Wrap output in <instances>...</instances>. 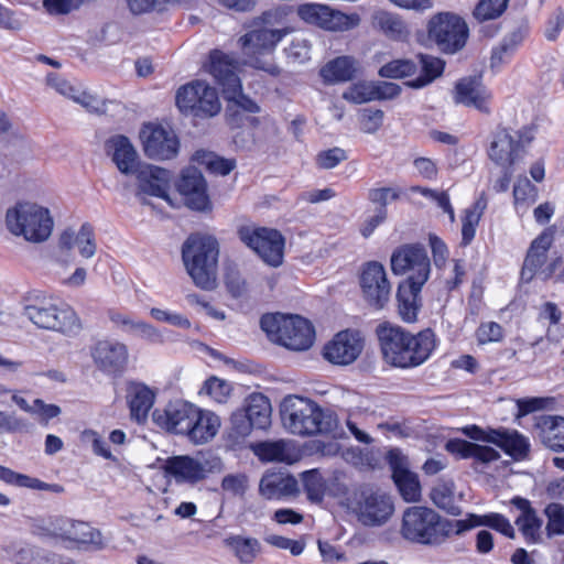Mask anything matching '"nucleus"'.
I'll use <instances>...</instances> for the list:
<instances>
[{"label": "nucleus", "instance_id": "nucleus-11", "mask_svg": "<svg viewBox=\"0 0 564 564\" xmlns=\"http://www.w3.org/2000/svg\"><path fill=\"white\" fill-rule=\"evenodd\" d=\"M297 15L304 22L330 32L350 31L361 21L358 13L347 14L322 3L301 4L297 7Z\"/></svg>", "mask_w": 564, "mask_h": 564}, {"label": "nucleus", "instance_id": "nucleus-30", "mask_svg": "<svg viewBox=\"0 0 564 564\" xmlns=\"http://www.w3.org/2000/svg\"><path fill=\"white\" fill-rule=\"evenodd\" d=\"M220 426L219 417L212 412H204L197 406L194 408L192 417L184 426V434L195 444H203L212 440Z\"/></svg>", "mask_w": 564, "mask_h": 564}, {"label": "nucleus", "instance_id": "nucleus-42", "mask_svg": "<svg viewBox=\"0 0 564 564\" xmlns=\"http://www.w3.org/2000/svg\"><path fill=\"white\" fill-rule=\"evenodd\" d=\"M221 110L219 95L215 87L208 83L200 90L198 98L195 99L193 108L188 116L198 119H209L216 117Z\"/></svg>", "mask_w": 564, "mask_h": 564}, {"label": "nucleus", "instance_id": "nucleus-58", "mask_svg": "<svg viewBox=\"0 0 564 564\" xmlns=\"http://www.w3.org/2000/svg\"><path fill=\"white\" fill-rule=\"evenodd\" d=\"M402 191L399 187H376L368 191V200L376 205V210H384L388 215V204L400 199Z\"/></svg>", "mask_w": 564, "mask_h": 564}, {"label": "nucleus", "instance_id": "nucleus-19", "mask_svg": "<svg viewBox=\"0 0 564 564\" xmlns=\"http://www.w3.org/2000/svg\"><path fill=\"white\" fill-rule=\"evenodd\" d=\"M364 345L365 340L360 332L347 328L334 335L323 347L322 356L329 364L348 366L358 359Z\"/></svg>", "mask_w": 564, "mask_h": 564}, {"label": "nucleus", "instance_id": "nucleus-43", "mask_svg": "<svg viewBox=\"0 0 564 564\" xmlns=\"http://www.w3.org/2000/svg\"><path fill=\"white\" fill-rule=\"evenodd\" d=\"M371 25L373 30L386 35L409 34L405 20L400 14L387 10H376L371 14Z\"/></svg>", "mask_w": 564, "mask_h": 564}, {"label": "nucleus", "instance_id": "nucleus-48", "mask_svg": "<svg viewBox=\"0 0 564 564\" xmlns=\"http://www.w3.org/2000/svg\"><path fill=\"white\" fill-rule=\"evenodd\" d=\"M254 454L262 462H289V448L284 441H263L253 447Z\"/></svg>", "mask_w": 564, "mask_h": 564}, {"label": "nucleus", "instance_id": "nucleus-52", "mask_svg": "<svg viewBox=\"0 0 564 564\" xmlns=\"http://www.w3.org/2000/svg\"><path fill=\"white\" fill-rule=\"evenodd\" d=\"M417 65L410 58H395L382 65L378 75L382 78L403 79L414 75Z\"/></svg>", "mask_w": 564, "mask_h": 564}, {"label": "nucleus", "instance_id": "nucleus-17", "mask_svg": "<svg viewBox=\"0 0 564 564\" xmlns=\"http://www.w3.org/2000/svg\"><path fill=\"white\" fill-rule=\"evenodd\" d=\"M386 462L391 470V479L402 499L406 502L420 501V479L417 474L410 469L408 456L400 448L393 447L387 452Z\"/></svg>", "mask_w": 564, "mask_h": 564}, {"label": "nucleus", "instance_id": "nucleus-6", "mask_svg": "<svg viewBox=\"0 0 564 564\" xmlns=\"http://www.w3.org/2000/svg\"><path fill=\"white\" fill-rule=\"evenodd\" d=\"M6 225L15 236H23L31 242H43L51 236L54 223L47 208L32 203H18L7 210Z\"/></svg>", "mask_w": 564, "mask_h": 564}, {"label": "nucleus", "instance_id": "nucleus-13", "mask_svg": "<svg viewBox=\"0 0 564 564\" xmlns=\"http://www.w3.org/2000/svg\"><path fill=\"white\" fill-rule=\"evenodd\" d=\"M135 197L142 205L150 206L151 202L145 196L158 197L173 206L169 191L171 187L172 172L153 164H145L135 173Z\"/></svg>", "mask_w": 564, "mask_h": 564}, {"label": "nucleus", "instance_id": "nucleus-32", "mask_svg": "<svg viewBox=\"0 0 564 564\" xmlns=\"http://www.w3.org/2000/svg\"><path fill=\"white\" fill-rule=\"evenodd\" d=\"M259 492L268 500H279L282 497L296 495L299 484L292 474L267 473L260 480Z\"/></svg>", "mask_w": 564, "mask_h": 564}, {"label": "nucleus", "instance_id": "nucleus-27", "mask_svg": "<svg viewBox=\"0 0 564 564\" xmlns=\"http://www.w3.org/2000/svg\"><path fill=\"white\" fill-rule=\"evenodd\" d=\"M286 15L283 7L269 9L246 23L249 30L245 35H288L293 30L286 26Z\"/></svg>", "mask_w": 564, "mask_h": 564}, {"label": "nucleus", "instance_id": "nucleus-12", "mask_svg": "<svg viewBox=\"0 0 564 564\" xmlns=\"http://www.w3.org/2000/svg\"><path fill=\"white\" fill-rule=\"evenodd\" d=\"M359 285L368 305L382 310L390 300L391 285L384 265L379 261H367L361 265Z\"/></svg>", "mask_w": 564, "mask_h": 564}, {"label": "nucleus", "instance_id": "nucleus-35", "mask_svg": "<svg viewBox=\"0 0 564 564\" xmlns=\"http://www.w3.org/2000/svg\"><path fill=\"white\" fill-rule=\"evenodd\" d=\"M128 406L131 420L142 423L155 401V392L142 382H130L128 386Z\"/></svg>", "mask_w": 564, "mask_h": 564}, {"label": "nucleus", "instance_id": "nucleus-16", "mask_svg": "<svg viewBox=\"0 0 564 564\" xmlns=\"http://www.w3.org/2000/svg\"><path fill=\"white\" fill-rule=\"evenodd\" d=\"M175 187L183 196L185 206L191 210L199 213L213 210L207 182L197 167L189 166L182 170Z\"/></svg>", "mask_w": 564, "mask_h": 564}, {"label": "nucleus", "instance_id": "nucleus-2", "mask_svg": "<svg viewBox=\"0 0 564 564\" xmlns=\"http://www.w3.org/2000/svg\"><path fill=\"white\" fill-rule=\"evenodd\" d=\"M280 416L284 427L300 436L332 433L338 424L334 412L323 409L310 398L296 394L283 398L280 403Z\"/></svg>", "mask_w": 564, "mask_h": 564}, {"label": "nucleus", "instance_id": "nucleus-38", "mask_svg": "<svg viewBox=\"0 0 564 564\" xmlns=\"http://www.w3.org/2000/svg\"><path fill=\"white\" fill-rule=\"evenodd\" d=\"M319 76L326 85L352 80L356 76L354 57L343 55L330 59L319 69Z\"/></svg>", "mask_w": 564, "mask_h": 564}, {"label": "nucleus", "instance_id": "nucleus-47", "mask_svg": "<svg viewBox=\"0 0 564 564\" xmlns=\"http://www.w3.org/2000/svg\"><path fill=\"white\" fill-rule=\"evenodd\" d=\"M206 82L202 79H194L187 84L182 85L177 88L175 94V106L178 111L188 117L195 99L198 98L200 90L206 86Z\"/></svg>", "mask_w": 564, "mask_h": 564}, {"label": "nucleus", "instance_id": "nucleus-14", "mask_svg": "<svg viewBox=\"0 0 564 564\" xmlns=\"http://www.w3.org/2000/svg\"><path fill=\"white\" fill-rule=\"evenodd\" d=\"M391 271L394 275H402L410 270L414 273L406 278H413L415 282L431 273V261L427 251L422 243H404L395 248L390 258Z\"/></svg>", "mask_w": 564, "mask_h": 564}, {"label": "nucleus", "instance_id": "nucleus-46", "mask_svg": "<svg viewBox=\"0 0 564 564\" xmlns=\"http://www.w3.org/2000/svg\"><path fill=\"white\" fill-rule=\"evenodd\" d=\"M453 488L454 484L452 481L444 482L431 490L430 498L437 508L444 510L447 514L458 517L463 513V509L454 502Z\"/></svg>", "mask_w": 564, "mask_h": 564}, {"label": "nucleus", "instance_id": "nucleus-54", "mask_svg": "<svg viewBox=\"0 0 564 564\" xmlns=\"http://www.w3.org/2000/svg\"><path fill=\"white\" fill-rule=\"evenodd\" d=\"M509 0H479L473 10L478 23L500 18L508 8Z\"/></svg>", "mask_w": 564, "mask_h": 564}, {"label": "nucleus", "instance_id": "nucleus-39", "mask_svg": "<svg viewBox=\"0 0 564 564\" xmlns=\"http://www.w3.org/2000/svg\"><path fill=\"white\" fill-rule=\"evenodd\" d=\"M282 39L283 37H239V42L246 55L250 57V66L254 69L265 72L268 64L271 62L264 61L259 55L272 53Z\"/></svg>", "mask_w": 564, "mask_h": 564}, {"label": "nucleus", "instance_id": "nucleus-61", "mask_svg": "<svg viewBox=\"0 0 564 564\" xmlns=\"http://www.w3.org/2000/svg\"><path fill=\"white\" fill-rule=\"evenodd\" d=\"M419 43L429 47L434 42L443 54H455L463 50L468 37H416Z\"/></svg>", "mask_w": 564, "mask_h": 564}, {"label": "nucleus", "instance_id": "nucleus-4", "mask_svg": "<svg viewBox=\"0 0 564 564\" xmlns=\"http://www.w3.org/2000/svg\"><path fill=\"white\" fill-rule=\"evenodd\" d=\"M260 327L270 340L293 351L308 350L316 338L312 322L297 314L265 313Z\"/></svg>", "mask_w": 564, "mask_h": 564}, {"label": "nucleus", "instance_id": "nucleus-3", "mask_svg": "<svg viewBox=\"0 0 564 564\" xmlns=\"http://www.w3.org/2000/svg\"><path fill=\"white\" fill-rule=\"evenodd\" d=\"M219 253V241L212 234L194 231L182 243V261L197 288L205 291L216 288Z\"/></svg>", "mask_w": 564, "mask_h": 564}, {"label": "nucleus", "instance_id": "nucleus-25", "mask_svg": "<svg viewBox=\"0 0 564 564\" xmlns=\"http://www.w3.org/2000/svg\"><path fill=\"white\" fill-rule=\"evenodd\" d=\"M194 408V404L185 400L170 401L163 409L152 412V421L169 433L184 434V426L192 417Z\"/></svg>", "mask_w": 564, "mask_h": 564}, {"label": "nucleus", "instance_id": "nucleus-34", "mask_svg": "<svg viewBox=\"0 0 564 564\" xmlns=\"http://www.w3.org/2000/svg\"><path fill=\"white\" fill-rule=\"evenodd\" d=\"M492 445L500 448L506 455L514 462H521L528 458L531 449L530 441L518 430L497 427Z\"/></svg>", "mask_w": 564, "mask_h": 564}, {"label": "nucleus", "instance_id": "nucleus-53", "mask_svg": "<svg viewBox=\"0 0 564 564\" xmlns=\"http://www.w3.org/2000/svg\"><path fill=\"white\" fill-rule=\"evenodd\" d=\"M477 520L478 528L484 527L490 530H494L508 539L516 538V531L510 523L509 519L499 512H487L484 514H477L475 517Z\"/></svg>", "mask_w": 564, "mask_h": 564}, {"label": "nucleus", "instance_id": "nucleus-33", "mask_svg": "<svg viewBox=\"0 0 564 564\" xmlns=\"http://www.w3.org/2000/svg\"><path fill=\"white\" fill-rule=\"evenodd\" d=\"M519 154V141L510 134L507 128L498 127L488 149V156L497 165H513Z\"/></svg>", "mask_w": 564, "mask_h": 564}, {"label": "nucleus", "instance_id": "nucleus-29", "mask_svg": "<svg viewBox=\"0 0 564 564\" xmlns=\"http://www.w3.org/2000/svg\"><path fill=\"white\" fill-rule=\"evenodd\" d=\"M205 68L215 78L221 90L230 87L234 80H241L237 74V61L218 48L209 52Z\"/></svg>", "mask_w": 564, "mask_h": 564}, {"label": "nucleus", "instance_id": "nucleus-60", "mask_svg": "<svg viewBox=\"0 0 564 564\" xmlns=\"http://www.w3.org/2000/svg\"><path fill=\"white\" fill-rule=\"evenodd\" d=\"M75 245H77L82 257L88 259L95 254L97 246L91 224L84 223L80 226L77 235H75Z\"/></svg>", "mask_w": 564, "mask_h": 564}, {"label": "nucleus", "instance_id": "nucleus-55", "mask_svg": "<svg viewBox=\"0 0 564 564\" xmlns=\"http://www.w3.org/2000/svg\"><path fill=\"white\" fill-rule=\"evenodd\" d=\"M547 519L545 532L547 538L564 535V505L550 502L543 510Z\"/></svg>", "mask_w": 564, "mask_h": 564}, {"label": "nucleus", "instance_id": "nucleus-18", "mask_svg": "<svg viewBox=\"0 0 564 564\" xmlns=\"http://www.w3.org/2000/svg\"><path fill=\"white\" fill-rule=\"evenodd\" d=\"M358 518L362 524L378 527L386 523L394 511L391 497L371 486L360 487L358 498Z\"/></svg>", "mask_w": 564, "mask_h": 564}, {"label": "nucleus", "instance_id": "nucleus-62", "mask_svg": "<svg viewBox=\"0 0 564 564\" xmlns=\"http://www.w3.org/2000/svg\"><path fill=\"white\" fill-rule=\"evenodd\" d=\"M348 159L347 152L338 147L323 150L317 153L315 163L318 169L330 170L336 167L340 162Z\"/></svg>", "mask_w": 564, "mask_h": 564}, {"label": "nucleus", "instance_id": "nucleus-10", "mask_svg": "<svg viewBox=\"0 0 564 564\" xmlns=\"http://www.w3.org/2000/svg\"><path fill=\"white\" fill-rule=\"evenodd\" d=\"M144 155L151 160L165 161L178 155L181 142L170 126L147 122L140 131Z\"/></svg>", "mask_w": 564, "mask_h": 564}, {"label": "nucleus", "instance_id": "nucleus-20", "mask_svg": "<svg viewBox=\"0 0 564 564\" xmlns=\"http://www.w3.org/2000/svg\"><path fill=\"white\" fill-rule=\"evenodd\" d=\"M453 99L456 105L471 107L489 115L492 93L484 84L482 72L459 78L454 86Z\"/></svg>", "mask_w": 564, "mask_h": 564}, {"label": "nucleus", "instance_id": "nucleus-7", "mask_svg": "<svg viewBox=\"0 0 564 564\" xmlns=\"http://www.w3.org/2000/svg\"><path fill=\"white\" fill-rule=\"evenodd\" d=\"M441 514L424 506H412L402 516L401 536L411 542L429 546L442 544Z\"/></svg>", "mask_w": 564, "mask_h": 564}, {"label": "nucleus", "instance_id": "nucleus-9", "mask_svg": "<svg viewBox=\"0 0 564 564\" xmlns=\"http://www.w3.org/2000/svg\"><path fill=\"white\" fill-rule=\"evenodd\" d=\"M239 240L256 252L267 264L278 268L283 262L285 238L280 230L250 225L239 226Z\"/></svg>", "mask_w": 564, "mask_h": 564}, {"label": "nucleus", "instance_id": "nucleus-59", "mask_svg": "<svg viewBox=\"0 0 564 564\" xmlns=\"http://www.w3.org/2000/svg\"><path fill=\"white\" fill-rule=\"evenodd\" d=\"M383 120L384 112L379 108L366 107L358 111L360 131L365 133H376L382 127Z\"/></svg>", "mask_w": 564, "mask_h": 564}, {"label": "nucleus", "instance_id": "nucleus-21", "mask_svg": "<svg viewBox=\"0 0 564 564\" xmlns=\"http://www.w3.org/2000/svg\"><path fill=\"white\" fill-rule=\"evenodd\" d=\"M161 468L165 477L173 478L178 485H196L208 477L214 466L206 468L193 456L174 455L167 457Z\"/></svg>", "mask_w": 564, "mask_h": 564}, {"label": "nucleus", "instance_id": "nucleus-45", "mask_svg": "<svg viewBox=\"0 0 564 564\" xmlns=\"http://www.w3.org/2000/svg\"><path fill=\"white\" fill-rule=\"evenodd\" d=\"M522 43L523 37H503L498 45L494 46L489 65L491 72L497 74L503 65L509 64Z\"/></svg>", "mask_w": 564, "mask_h": 564}, {"label": "nucleus", "instance_id": "nucleus-37", "mask_svg": "<svg viewBox=\"0 0 564 564\" xmlns=\"http://www.w3.org/2000/svg\"><path fill=\"white\" fill-rule=\"evenodd\" d=\"M416 58L421 67L420 74L415 78L404 82L408 88L422 89L444 74L446 62L443 58L425 53H419Z\"/></svg>", "mask_w": 564, "mask_h": 564}, {"label": "nucleus", "instance_id": "nucleus-64", "mask_svg": "<svg viewBox=\"0 0 564 564\" xmlns=\"http://www.w3.org/2000/svg\"><path fill=\"white\" fill-rule=\"evenodd\" d=\"M475 442L454 437L446 441L444 448L456 459H469L473 457Z\"/></svg>", "mask_w": 564, "mask_h": 564}, {"label": "nucleus", "instance_id": "nucleus-63", "mask_svg": "<svg viewBox=\"0 0 564 564\" xmlns=\"http://www.w3.org/2000/svg\"><path fill=\"white\" fill-rule=\"evenodd\" d=\"M553 401L547 397H527L517 400L518 417L527 416L533 412L541 411L547 408L549 403Z\"/></svg>", "mask_w": 564, "mask_h": 564}, {"label": "nucleus", "instance_id": "nucleus-40", "mask_svg": "<svg viewBox=\"0 0 564 564\" xmlns=\"http://www.w3.org/2000/svg\"><path fill=\"white\" fill-rule=\"evenodd\" d=\"M0 480L6 482L7 485H11V486L20 487V488L44 490V491H51L54 494H62L65 491V488L59 484H48V482L42 481L39 478L18 473V471H15L7 466H3V465H0Z\"/></svg>", "mask_w": 564, "mask_h": 564}, {"label": "nucleus", "instance_id": "nucleus-44", "mask_svg": "<svg viewBox=\"0 0 564 564\" xmlns=\"http://www.w3.org/2000/svg\"><path fill=\"white\" fill-rule=\"evenodd\" d=\"M192 161L205 166L209 173L220 176L229 175L236 167L235 159H227L204 149L196 150Z\"/></svg>", "mask_w": 564, "mask_h": 564}, {"label": "nucleus", "instance_id": "nucleus-26", "mask_svg": "<svg viewBox=\"0 0 564 564\" xmlns=\"http://www.w3.org/2000/svg\"><path fill=\"white\" fill-rule=\"evenodd\" d=\"M105 152L110 155L120 173L132 175L140 169L137 150L124 134H115L105 141Z\"/></svg>", "mask_w": 564, "mask_h": 564}, {"label": "nucleus", "instance_id": "nucleus-56", "mask_svg": "<svg viewBox=\"0 0 564 564\" xmlns=\"http://www.w3.org/2000/svg\"><path fill=\"white\" fill-rule=\"evenodd\" d=\"M232 391V387L230 382L225 379H220L216 376H210L207 378L203 387L199 390V393H205L209 395L213 400L218 403H226L230 393Z\"/></svg>", "mask_w": 564, "mask_h": 564}, {"label": "nucleus", "instance_id": "nucleus-57", "mask_svg": "<svg viewBox=\"0 0 564 564\" xmlns=\"http://www.w3.org/2000/svg\"><path fill=\"white\" fill-rule=\"evenodd\" d=\"M129 9L134 14L153 10L162 11L165 7L189 6L194 0H127Z\"/></svg>", "mask_w": 564, "mask_h": 564}, {"label": "nucleus", "instance_id": "nucleus-15", "mask_svg": "<svg viewBox=\"0 0 564 564\" xmlns=\"http://www.w3.org/2000/svg\"><path fill=\"white\" fill-rule=\"evenodd\" d=\"M90 357L97 370L111 378H121L128 367V347L117 340H98L90 347Z\"/></svg>", "mask_w": 564, "mask_h": 564}, {"label": "nucleus", "instance_id": "nucleus-1", "mask_svg": "<svg viewBox=\"0 0 564 564\" xmlns=\"http://www.w3.org/2000/svg\"><path fill=\"white\" fill-rule=\"evenodd\" d=\"M376 335L383 361L393 368L420 367L437 348L435 332L430 327L412 334L400 325L383 322L377 326Z\"/></svg>", "mask_w": 564, "mask_h": 564}, {"label": "nucleus", "instance_id": "nucleus-49", "mask_svg": "<svg viewBox=\"0 0 564 564\" xmlns=\"http://www.w3.org/2000/svg\"><path fill=\"white\" fill-rule=\"evenodd\" d=\"M477 513L467 512L464 519L451 520L441 516V539L444 543L452 535H464L466 532L478 528Z\"/></svg>", "mask_w": 564, "mask_h": 564}, {"label": "nucleus", "instance_id": "nucleus-8", "mask_svg": "<svg viewBox=\"0 0 564 564\" xmlns=\"http://www.w3.org/2000/svg\"><path fill=\"white\" fill-rule=\"evenodd\" d=\"M271 403L261 392L249 394L242 406L230 416L229 437L238 441L248 436L252 430H265L271 425Z\"/></svg>", "mask_w": 564, "mask_h": 564}, {"label": "nucleus", "instance_id": "nucleus-23", "mask_svg": "<svg viewBox=\"0 0 564 564\" xmlns=\"http://www.w3.org/2000/svg\"><path fill=\"white\" fill-rule=\"evenodd\" d=\"M401 93V86L392 82L360 80L344 91L343 98L351 104L361 105L373 100H392L399 97Z\"/></svg>", "mask_w": 564, "mask_h": 564}, {"label": "nucleus", "instance_id": "nucleus-22", "mask_svg": "<svg viewBox=\"0 0 564 564\" xmlns=\"http://www.w3.org/2000/svg\"><path fill=\"white\" fill-rule=\"evenodd\" d=\"M223 98L227 101L225 117L230 128H241L245 124L246 113H259L261 107L249 95L243 93L241 80H234L230 87L223 89Z\"/></svg>", "mask_w": 564, "mask_h": 564}, {"label": "nucleus", "instance_id": "nucleus-41", "mask_svg": "<svg viewBox=\"0 0 564 564\" xmlns=\"http://www.w3.org/2000/svg\"><path fill=\"white\" fill-rule=\"evenodd\" d=\"M223 543L235 554L240 564H251L261 552V543L252 536L232 534L225 538Z\"/></svg>", "mask_w": 564, "mask_h": 564}, {"label": "nucleus", "instance_id": "nucleus-51", "mask_svg": "<svg viewBox=\"0 0 564 564\" xmlns=\"http://www.w3.org/2000/svg\"><path fill=\"white\" fill-rule=\"evenodd\" d=\"M65 541L74 544H96L101 546V533L87 522L73 520V527Z\"/></svg>", "mask_w": 564, "mask_h": 564}, {"label": "nucleus", "instance_id": "nucleus-5", "mask_svg": "<svg viewBox=\"0 0 564 564\" xmlns=\"http://www.w3.org/2000/svg\"><path fill=\"white\" fill-rule=\"evenodd\" d=\"M23 314L39 328L70 335L82 329L76 312L67 304H56L52 299L35 295L28 299Z\"/></svg>", "mask_w": 564, "mask_h": 564}, {"label": "nucleus", "instance_id": "nucleus-50", "mask_svg": "<svg viewBox=\"0 0 564 564\" xmlns=\"http://www.w3.org/2000/svg\"><path fill=\"white\" fill-rule=\"evenodd\" d=\"M303 489L308 501L319 503L323 501L326 490V482L318 469H308L301 474Z\"/></svg>", "mask_w": 564, "mask_h": 564}, {"label": "nucleus", "instance_id": "nucleus-31", "mask_svg": "<svg viewBox=\"0 0 564 564\" xmlns=\"http://www.w3.org/2000/svg\"><path fill=\"white\" fill-rule=\"evenodd\" d=\"M534 427L539 430L541 443L554 453L564 452V417L542 414L535 417Z\"/></svg>", "mask_w": 564, "mask_h": 564}, {"label": "nucleus", "instance_id": "nucleus-28", "mask_svg": "<svg viewBox=\"0 0 564 564\" xmlns=\"http://www.w3.org/2000/svg\"><path fill=\"white\" fill-rule=\"evenodd\" d=\"M510 503L521 511V514L516 519L514 523L518 525L525 541L532 544L540 543V529L543 524V520L538 516L531 501L524 497L514 496L510 500Z\"/></svg>", "mask_w": 564, "mask_h": 564}, {"label": "nucleus", "instance_id": "nucleus-24", "mask_svg": "<svg viewBox=\"0 0 564 564\" xmlns=\"http://www.w3.org/2000/svg\"><path fill=\"white\" fill-rule=\"evenodd\" d=\"M426 283V276L415 282L413 278L400 281L397 288V311L401 321L408 324L417 322L419 313L423 306L422 288Z\"/></svg>", "mask_w": 564, "mask_h": 564}, {"label": "nucleus", "instance_id": "nucleus-36", "mask_svg": "<svg viewBox=\"0 0 564 564\" xmlns=\"http://www.w3.org/2000/svg\"><path fill=\"white\" fill-rule=\"evenodd\" d=\"M426 29V35H469V28L465 19L451 11L433 14L427 21Z\"/></svg>", "mask_w": 564, "mask_h": 564}]
</instances>
